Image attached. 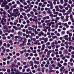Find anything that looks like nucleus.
I'll return each mask as SVG.
<instances>
[{
  "mask_svg": "<svg viewBox=\"0 0 74 74\" xmlns=\"http://www.w3.org/2000/svg\"><path fill=\"white\" fill-rule=\"evenodd\" d=\"M67 64L66 62H64L63 64V65H64V66H66Z\"/></svg>",
  "mask_w": 74,
  "mask_h": 74,
  "instance_id": "4d7b16f0",
  "label": "nucleus"
},
{
  "mask_svg": "<svg viewBox=\"0 0 74 74\" xmlns=\"http://www.w3.org/2000/svg\"><path fill=\"white\" fill-rule=\"evenodd\" d=\"M27 16L28 17H30L31 16V14H27Z\"/></svg>",
  "mask_w": 74,
  "mask_h": 74,
  "instance_id": "a18cd8bd",
  "label": "nucleus"
},
{
  "mask_svg": "<svg viewBox=\"0 0 74 74\" xmlns=\"http://www.w3.org/2000/svg\"><path fill=\"white\" fill-rule=\"evenodd\" d=\"M71 12V10H69V11L67 12V13L68 14H69L70 12Z\"/></svg>",
  "mask_w": 74,
  "mask_h": 74,
  "instance_id": "9d476101",
  "label": "nucleus"
},
{
  "mask_svg": "<svg viewBox=\"0 0 74 74\" xmlns=\"http://www.w3.org/2000/svg\"><path fill=\"white\" fill-rule=\"evenodd\" d=\"M55 8H56V9H57V10H58V6L57 5H56L55 7Z\"/></svg>",
  "mask_w": 74,
  "mask_h": 74,
  "instance_id": "3c124183",
  "label": "nucleus"
},
{
  "mask_svg": "<svg viewBox=\"0 0 74 74\" xmlns=\"http://www.w3.org/2000/svg\"><path fill=\"white\" fill-rule=\"evenodd\" d=\"M1 6L2 7H4L5 6V5L4 3H3L1 4Z\"/></svg>",
  "mask_w": 74,
  "mask_h": 74,
  "instance_id": "0eeeda50",
  "label": "nucleus"
},
{
  "mask_svg": "<svg viewBox=\"0 0 74 74\" xmlns=\"http://www.w3.org/2000/svg\"><path fill=\"white\" fill-rule=\"evenodd\" d=\"M13 7V8H16V5H14Z\"/></svg>",
  "mask_w": 74,
  "mask_h": 74,
  "instance_id": "8fccbe9b",
  "label": "nucleus"
},
{
  "mask_svg": "<svg viewBox=\"0 0 74 74\" xmlns=\"http://www.w3.org/2000/svg\"><path fill=\"white\" fill-rule=\"evenodd\" d=\"M61 19H64V16H62L61 17Z\"/></svg>",
  "mask_w": 74,
  "mask_h": 74,
  "instance_id": "e2e57ef3",
  "label": "nucleus"
},
{
  "mask_svg": "<svg viewBox=\"0 0 74 74\" xmlns=\"http://www.w3.org/2000/svg\"><path fill=\"white\" fill-rule=\"evenodd\" d=\"M23 4L24 5H27V3L26 2L23 3Z\"/></svg>",
  "mask_w": 74,
  "mask_h": 74,
  "instance_id": "58836bf2",
  "label": "nucleus"
},
{
  "mask_svg": "<svg viewBox=\"0 0 74 74\" xmlns=\"http://www.w3.org/2000/svg\"><path fill=\"white\" fill-rule=\"evenodd\" d=\"M61 47H63V46H64V44L63 43H61Z\"/></svg>",
  "mask_w": 74,
  "mask_h": 74,
  "instance_id": "e433bc0d",
  "label": "nucleus"
},
{
  "mask_svg": "<svg viewBox=\"0 0 74 74\" xmlns=\"http://www.w3.org/2000/svg\"><path fill=\"white\" fill-rule=\"evenodd\" d=\"M60 1L61 4H63V0H61Z\"/></svg>",
  "mask_w": 74,
  "mask_h": 74,
  "instance_id": "a878e982",
  "label": "nucleus"
},
{
  "mask_svg": "<svg viewBox=\"0 0 74 74\" xmlns=\"http://www.w3.org/2000/svg\"><path fill=\"white\" fill-rule=\"evenodd\" d=\"M50 23L52 25H53V24H55V22H50Z\"/></svg>",
  "mask_w": 74,
  "mask_h": 74,
  "instance_id": "6e6d98bb",
  "label": "nucleus"
},
{
  "mask_svg": "<svg viewBox=\"0 0 74 74\" xmlns=\"http://www.w3.org/2000/svg\"><path fill=\"white\" fill-rule=\"evenodd\" d=\"M67 3L65 2L64 4V5H63V7H66V6H67Z\"/></svg>",
  "mask_w": 74,
  "mask_h": 74,
  "instance_id": "f8f14e48",
  "label": "nucleus"
},
{
  "mask_svg": "<svg viewBox=\"0 0 74 74\" xmlns=\"http://www.w3.org/2000/svg\"><path fill=\"white\" fill-rule=\"evenodd\" d=\"M22 34H23V33L21 31L18 32V35H20V36H22Z\"/></svg>",
  "mask_w": 74,
  "mask_h": 74,
  "instance_id": "f03ea898",
  "label": "nucleus"
},
{
  "mask_svg": "<svg viewBox=\"0 0 74 74\" xmlns=\"http://www.w3.org/2000/svg\"><path fill=\"white\" fill-rule=\"evenodd\" d=\"M3 3H4L5 4H8V2L7 1H5V2H3Z\"/></svg>",
  "mask_w": 74,
  "mask_h": 74,
  "instance_id": "393cba45",
  "label": "nucleus"
},
{
  "mask_svg": "<svg viewBox=\"0 0 74 74\" xmlns=\"http://www.w3.org/2000/svg\"><path fill=\"white\" fill-rule=\"evenodd\" d=\"M15 65L14 64H12V67H15Z\"/></svg>",
  "mask_w": 74,
  "mask_h": 74,
  "instance_id": "c9c22d12",
  "label": "nucleus"
},
{
  "mask_svg": "<svg viewBox=\"0 0 74 74\" xmlns=\"http://www.w3.org/2000/svg\"><path fill=\"white\" fill-rule=\"evenodd\" d=\"M42 5V3H40L39 4V6H41V5Z\"/></svg>",
  "mask_w": 74,
  "mask_h": 74,
  "instance_id": "bb28decb",
  "label": "nucleus"
},
{
  "mask_svg": "<svg viewBox=\"0 0 74 74\" xmlns=\"http://www.w3.org/2000/svg\"><path fill=\"white\" fill-rule=\"evenodd\" d=\"M48 3L49 4H51V3H52V1H48Z\"/></svg>",
  "mask_w": 74,
  "mask_h": 74,
  "instance_id": "79ce46f5",
  "label": "nucleus"
},
{
  "mask_svg": "<svg viewBox=\"0 0 74 74\" xmlns=\"http://www.w3.org/2000/svg\"><path fill=\"white\" fill-rule=\"evenodd\" d=\"M26 63H27L26 62H23V64L25 65V64H26Z\"/></svg>",
  "mask_w": 74,
  "mask_h": 74,
  "instance_id": "338daca9",
  "label": "nucleus"
},
{
  "mask_svg": "<svg viewBox=\"0 0 74 74\" xmlns=\"http://www.w3.org/2000/svg\"><path fill=\"white\" fill-rule=\"evenodd\" d=\"M62 34H64L65 33V32L64 31H63L62 32Z\"/></svg>",
  "mask_w": 74,
  "mask_h": 74,
  "instance_id": "0e129e2a",
  "label": "nucleus"
},
{
  "mask_svg": "<svg viewBox=\"0 0 74 74\" xmlns=\"http://www.w3.org/2000/svg\"><path fill=\"white\" fill-rule=\"evenodd\" d=\"M3 14L4 15H5L6 14V12H5V11H4L3 12Z\"/></svg>",
  "mask_w": 74,
  "mask_h": 74,
  "instance_id": "052dcab7",
  "label": "nucleus"
},
{
  "mask_svg": "<svg viewBox=\"0 0 74 74\" xmlns=\"http://www.w3.org/2000/svg\"><path fill=\"white\" fill-rule=\"evenodd\" d=\"M6 50V49H4L3 51V53H5V52Z\"/></svg>",
  "mask_w": 74,
  "mask_h": 74,
  "instance_id": "c85d7f7f",
  "label": "nucleus"
},
{
  "mask_svg": "<svg viewBox=\"0 0 74 74\" xmlns=\"http://www.w3.org/2000/svg\"><path fill=\"white\" fill-rule=\"evenodd\" d=\"M6 51L7 52H10V49H6Z\"/></svg>",
  "mask_w": 74,
  "mask_h": 74,
  "instance_id": "c03bdc74",
  "label": "nucleus"
},
{
  "mask_svg": "<svg viewBox=\"0 0 74 74\" xmlns=\"http://www.w3.org/2000/svg\"><path fill=\"white\" fill-rule=\"evenodd\" d=\"M51 66H52V67H55V66H55V65H54V64H53Z\"/></svg>",
  "mask_w": 74,
  "mask_h": 74,
  "instance_id": "bf43d9fd",
  "label": "nucleus"
},
{
  "mask_svg": "<svg viewBox=\"0 0 74 74\" xmlns=\"http://www.w3.org/2000/svg\"><path fill=\"white\" fill-rule=\"evenodd\" d=\"M56 1H57V0H53V4L54 5H56Z\"/></svg>",
  "mask_w": 74,
  "mask_h": 74,
  "instance_id": "423d86ee",
  "label": "nucleus"
},
{
  "mask_svg": "<svg viewBox=\"0 0 74 74\" xmlns=\"http://www.w3.org/2000/svg\"><path fill=\"white\" fill-rule=\"evenodd\" d=\"M58 24H56V29H58Z\"/></svg>",
  "mask_w": 74,
  "mask_h": 74,
  "instance_id": "4be33fe9",
  "label": "nucleus"
},
{
  "mask_svg": "<svg viewBox=\"0 0 74 74\" xmlns=\"http://www.w3.org/2000/svg\"><path fill=\"white\" fill-rule=\"evenodd\" d=\"M5 8L6 10H8V9H9V8H10V6L8 5H6L5 6Z\"/></svg>",
  "mask_w": 74,
  "mask_h": 74,
  "instance_id": "39448f33",
  "label": "nucleus"
},
{
  "mask_svg": "<svg viewBox=\"0 0 74 74\" xmlns=\"http://www.w3.org/2000/svg\"><path fill=\"white\" fill-rule=\"evenodd\" d=\"M7 25H5L3 27V28L4 29H7Z\"/></svg>",
  "mask_w": 74,
  "mask_h": 74,
  "instance_id": "6ab92c4d",
  "label": "nucleus"
},
{
  "mask_svg": "<svg viewBox=\"0 0 74 74\" xmlns=\"http://www.w3.org/2000/svg\"><path fill=\"white\" fill-rule=\"evenodd\" d=\"M58 7L60 8V9H63V7L62 5H59Z\"/></svg>",
  "mask_w": 74,
  "mask_h": 74,
  "instance_id": "1a4fd4ad",
  "label": "nucleus"
},
{
  "mask_svg": "<svg viewBox=\"0 0 74 74\" xmlns=\"http://www.w3.org/2000/svg\"><path fill=\"white\" fill-rule=\"evenodd\" d=\"M23 52H24V51H20V53H21V54H23Z\"/></svg>",
  "mask_w": 74,
  "mask_h": 74,
  "instance_id": "ea45409f",
  "label": "nucleus"
},
{
  "mask_svg": "<svg viewBox=\"0 0 74 74\" xmlns=\"http://www.w3.org/2000/svg\"><path fill=\"white\" fill-rule=\"evenodd\" d=\"M52 69V67H49V69L50 70H51Z\"/></svg>",
  "mask_w": 74,
  "mask_h": 74,
  "instance_id": "37998d69",
  "label": "nucleus"
},
{
  "mask_svg": "<svg viewBox=\"0 0 74 74\" xmlns=\"http://www.w3.org/2000/svg\"><path fill=\"white\" fill-rule=\"evenodd\" d=\"M52 37L53 39H55V38H57V36H52Z\"/></svg>",
  "mask_w": 74,
  "mask_h": 74,
  "instance_id": "aec40b11",
  "label": "nucleus"
},
{
  "mask_svg": "<svg viewBox=\"0 0 74 74\" xmlns=\"http://www.w3.org/2000/svg\"><path fill=\"white\" fill-rule=\"evenodd\" d=\"M30 11V10H27L25 11V12H26V13H27L28 12H29Z\"/></svg>",
  "mask_w": 74,
  "mask_h": 74,
  "instance_id": "dca6fc26",
  "label": "nucleus"
},
{
  "mask_svg": "<svg viewBox=\"0 0 74 74\" xmlns=\"http://www.w3.org/2000/svg\"><path fill=\"white\" fill-rule=\"evenodd\" d=\"M3 46H4L5 47L7 45V44L6 43H4L3 44Z\"/></svg>",
  "mask_w": 74,
  "mask_h": 74,
  "instance_id": "864d4df0",
  "label": "nucleus"
},
{
  "mask_svg": "<svg viewBox=\"0 0 74 74\" xmlns=\"http://www.w3.org/2000/svg\"><path fill=\"white\" fill-rule=\"evenodd\" d=\"M73 60L72 59V58H71V59H70V62H73Z\"/></svg>",
  "mask_w": 74,
  "mask_h": 74,
  "instance_id": "4c0bfd02",
  "label": "nucleus"
},
{
  "mask_svg": "<svg viewBox=\"0 0 74 74\" xmlns=\"http://www.w3.org/2000/svg\"><path fill=\"white\" fill-rule=\"evenodd\" d=\"M58 66H59L60 67L62 66V65L61 64H60L59 63H58Z\"/></svg>",
  "mask_w": 74,
  "mask_h": 74,
  "instance_id": "ddd939ff",
  "label": "nucleus"
},
{
  "mask_svg": "<svg viewBox=\"0 0 74 74\" xmlns=\"http://www.w3.org/2000/svg\"><path fill=\"white\" fill-rule=\"evenodd\" d=\"M24 18L25 19V20H26V19H28V18H27V16H24Z\"/></svg>",
  "mask_w": 74,
  "mask_h": 74,
  "instance_id": "72a5a7b5",
  "label": "nucleus"
},
{
  "mask_svg": "<svg viewBox=\"0 0 74 74\" xmlns=\"http://www.w3.org/2000/svg\"><path fill=\"white\" fill-rule=\"evenodd\" d=\"M9 43H10V44H11V45H12V44H14L12 43V41L11 40L10 41Z\"/></svg>",
  "mask_w": 74,
  "mask_h": 74,
  "instance_id": "f3484780",
  "label": "nucleus"
},
{
  "mask_svg": "<svg viewBox=\"0 0 74 74\" xmlns=\"http://www.w3.org/2000/svg\"><path fill=\"white\" fill-rule=\"evenodd\" d=\"M40 33H41V34L42 36H43V35L44 34V33L42 32V31H41L40 32Z\"/></svg>",
  "mask_w": 74,
  "mask_h": 74,
  "instance_id": "5fc2aeb1",
  "label": "nucleus"
},
{
  "mask_svg": "<svg viewBox=\"0 0 74 74\" xmlns=\"http://www.w3.org/2000/svg\"><path fill=\"white\" fill-rule=\"evenodd\" d=\"M29 63H30V64H31V66H33V61H30Z\"/></svg>",
  "mask_w": 74,
  "mask_h": 74,
  "instance_id": "4468645a",
  "label": "nucleus"
},
{
  "mask_svg": "<svg viewBox=\"0 0 74 74\" xmlns=\"http://www.w3.org/2000/svg\"><path fill=\"white\" fill-rule=\"evenodd\" d=\"M64 47H62L61 48V51H63V49H64Z\"/></svg>",
  "mask_w": 74,
  "mask_h": 74,
  "instance_id": "de8ad7c7",
  "label": "nucleus"
},
{
  "mask_svg": "<svg viewBox=\"0 0 74 74\" xmlns=\"http://www.w3.org/2000/svg\"><path fill=\"white\" fill-rule=\"evenodd\" d=\"M69 71H68L66 70V71H65V74H67V73H68Z\"/></svg>",
  "mask_w": 74,
  "mask_h": 74,
  "instance_id": "680f3d73",
  "label": "nucleus"
},
{
  "mask_svg": "<svg viewBox=\"0 0 74 74\" xmlns=\"http://www.w3.org/2000/svg\"><path fill=\"white\" fill-rule=\"evenodd\" d=\"M28 29H29V30L30 31H32V30H33V31H34L35 30V29L34 28H32L31 27H29Z\"/></svg>",
  "mask_w": 74,
  "mask_h": 74,
  "instance_id": "f257e3e1",
  "label": "nucleus"
},
{
  "mask_svg": "<svg viewBox=\"0 0 74 74\" xmlns=\"http://www.w3.org/2000/svg\"><path fill=\"white\" fill-rule=\"evenodd\" d=\"M32 27L34 28V27H36V25H32Z\"/></svg>",
  "mask_w": 74,
  "mask_h": 74,
  "instance_id": "774afa93",
  "label": "nucleus"
},
{
  "mask_svg": "<svg viewBox=\"0 0 74 74\" xmlns=\"http://www.w3.org/2000/svg\"><path fill=\"white\" fill-rule=\"evenodd\" d=\"M64 44L66 45H68V44H69V42H64Z\"/></svg>",
  "mask_w": 74,
  "mask_h": 74,
  "instance_id": "a211bd4d",
  "label": "nucleus"
},
{
  "mask_svg": "<svg viewBox=\"0 0 74 74\" xmlns=\"http://www.w3.org/2000/svg\"><path fill=\"white\" fill-rule=\"evenodd\" d=\"M42 31L45 32V33H46V32H47V30L45 29H44Z\"/></svg>",
  "mask_w": 74,
  "mask_h": 74,
  "instance_id": "cd10ccee",
  "label": "nucleus"
},
{
  "mask_svg": "<svg viewBox=\"0 0 74 74\" xmlns=\"http://www.w3.org/2000/svg\"><path fill=\"white\" fill-rule=\"evenodd\" d=\"M33 51V53H36L37 52L36 50H34Z\"/></svg>",
  "mask_w": 74,
  "mask_h": 74,
  "instance_id": "49530a36",
  "label": "nucleus"
},
{
  "mask_svg": "<svg viewBox=\"0 0 74 74\" xmlns=\"http://www.w3.org/2000/svg\"><path fill=\"white\" fill-rule=\"evenodd\" d=\"M16 55L17 56H19V55H20V54H19V53H17L16 54Z\"/></svg>",
  "mask_w": 74,
  "mask_h": 74,
  "instance_id": "09e8293b",
  "label": "nucleus"
},
{
  "mask_svg": "<svg viewBox=\"0 0 74 74\" xmlns=\"http://www.w3.org/2000/svg\"><path fill=\"white\" fill-rule=\"evenodd\" d=\"M8 5H9V6L12 5V3H8Z\"/></svg>",
  "mask_w": 74,
  "mask_h": 74,
  "instance_id": "69168bd1",
  "label": "nucleus"
},
{
  "mask_svg": "<svg viewBox=\"0 0 74 74\" xmlns=\"http://www.w3.org/2000/svg\"><path fill=\"white\" fill-rule=\"evenodd\" d=\"M65 12H66L65 10H63L62 11V12H63V13H64Z\"/></svg>",
  "mask_w": 74,
  "mask_h": 74,
  "instance_id": "f704fd0d",
  "label": "nucleus"
},
{
  "mask_svg": "<svg viewBox=\"0 0 74 74\" xmlns=\"http://www.w3.org/2000/svg\"><path fill=\"white\" fill-rule=\"evenodd\" d=\"M47 12L48 14H52V12H51V11H50V10H48L47 11Z\"/></svg>",
  "mask_w": 74,
  "mask_h": 74,
  "instance_id": "9b49d317",
  "label": "nucleus"
},
{
  "mask_svg": "<svg viewBox=\"0 0 74 74\" xmlns=\"http://www.w3.org/2000/svg\"><path fill=\"white\" fill-rule=\"evenodd\" d=\"M29 56H33V54L32 53H30L29 54Z\"/></svg>",
  "mask_w": 74,
  "mask_h": 74,
  "instance_id": "2f4dec72",
  "label": "nucleus"
},
{
  "mask_svg": "<svg viewBox=\"0 0 74 74\" xmlns=\"http://www.w3.org/2000/svg\"><path fill=\"white\" fill-rule=\"evenodd\" d=\"M49 27H50V28H51V27H50V26H51V23H49Z\"/></svg>",
  "mask_w": 74,
  "mask_h": 74,
  "instance_id": "473e14b6",
  "label": "nucleus"
},
{
  "mask_svg": "<svg viewBox=\"0 0 74 74\" xmlns=\"http://www.w3.org/2000/svg\"><path fill=\"white\" fill-rule=\"evenodd\" d=\"M64 52L65 53H66V54L69 53V52H68V51L66 49L65 50Z\"/></svg>",
  "mask_w": 74,
  "mask_h": 74,
  "instance_id": "2eb2a0df",
  "label": "nucleus"
},
{
  "mask_svg": "<svg viewBox=\"0 0 74 74\" xmlns=\"http://www.w3.org/2000/svg\"><path fill=\"white\" fill-rule=\"evenodd\" d=\"M51 53L52 52V51H49L47 53V56H49V55H50V53Z\"/></svg>",
  "mask_w": 74,
  "mask_h": 74,
  "instance_id": "20e7f679",
  "label": "nucleus"
},
{
  "mask_svg": "<svg viewBox=\"0 0 74 74\" xmlns=\"http://www.w3.org/2000/svg\"><path fill=\"white\" fill-rule=\"evenodd\" d=\"M10 71H11V70L10 69H8L7 70V72L8 73H10Z\"/></svg>",
  "mask_w": 74,
  "mask_h": 74,
  "instance_id": "5701e85b",
  "label": "nucleus"
},
{
  "mask_svg": "<svg viewBox=\"0 0 74 74\" xmlns=\"http://www.w3.org/2000/svg\"><path fill=\"white\" fill-rule=\"evenodd\" d=\"M67 7H68V8H70V9H73V8H72V7H70V5L69 4H68L67 5Z\"/></svg>",
  "mask_w": 74,
  "mask_h": 74,
  "instance_id": "6e6552de",
  "label": "nucleus"
},
{
  "mask_svg": "<svg viewBox=\"0 0 74 74\" xmlns=\"http://www.w3.org/2000/svg\"><path fill=\"white\" fill-rule=\"evenodd\" d=\"M58 41H57V40L55 41V44H56V45H58Z\"/></svg>",
  "mask_w": 74,
  "mask_h": 74,
  "instance_id": "b1692460",
  "label": "nucleus"
},
{
  "mask_svg": "<svg viewBox=\"0 0 74 74\" xmlns=\"http://www.w3.org/2000/svg\"><path fill=\"white\" fill-rule=\"evenodd\" d=\"M6 38H7V37H6L4 36V37H3L2 38H3V40H5V39H6Z\"/></svg>",
  "mask_w": 74,
  "mask_h": 74,
  "instance_id": "7c9ffc66",
  "label": "nucleus"
},
{
  "mask_svg": "<svg viewBox=\"0 0 74 74\" xmlns=\"http://www.w3.org/2000/svg\"><path fill=\"white\" fill-rule=\"evenodd\" d=\"M27 72L30 71V69H27Z\"/></svg>",
  "mask_w": 74,
  "mask_h": 74,
  "instance_id": "603ef678",
  "label": "nucleus"
},
{
  "mask_svg": "<svg viewBox=\"0 0 74 74\" xmlns=\"http://www.w3.org/2000/svg\"><path fill=\"white\" fill-rule=\"evenodd\" d=\"M13 12H14V14H16V12L17 11H18V10H13Z\"/></svg>",
  "mask_w": 74,
  "mask_h": 74,
  "instance_id": "7ed1b4c3",
  "label": "nucleus"
},
{
  "mask_svg": "<svg viewBox=\"0 0 74 74\" xmlns=\"http://www.w3.org/2000/svg\"><path fill=\"white\" fill-rule=\"evenodd\" d=\"M69 4H73V2H72V1H69Z\"/></svg>",
  "mask_w": 74,
  "mask_h": 74,
  "instance_id": "a19ab883",
  "label": "nucleus"
},
{
  "mask_svg": "<svg viewBox=\"0 0 74 74\" xmlns=\"http://www.w3.org/2000/svg\"><path fill=\"white\" fill-rule=\"evenodd\" d=\"M20 7L21 8H22L23 7V5H20Z\"/></svg>",
  "mask_w": 74,
  "mask_h": 74,
  "instance_id": "13d9d810",
  "label": "nucleus"
},
{
  "mask_svg": "<svg viewBox=\"0 0 74 74\" xmlns=\"http://www.w3.org/2000/svg\"><path fill=\"white\" fill-rule=\"evenodd\" d=\"M16 3L17 4H20V2H19V1H16Z\"/></svg>",
  "mask_w": 74,
  "mask_h": 74,
  "instance_id": "c756f323",
  "label": "nucleus"
},
{
  "mask_svg": "<svg viewBox=\"0 0 74 74\" xmlns=\"http://www.w3.org/2000/svg\"><path fill=\"white\" fill-rule=\"evenodd\" d=\"M26 38H28V37H30V35L29 34L28 35H27L26 36Z\"/></svg>",
  "mask_w": 74,
  "mask_h": 74,
  "instance_id": "412c9836",
  "label": "nucleus"
}]
</instances>
